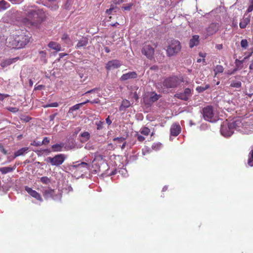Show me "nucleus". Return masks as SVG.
Returning <instances> with one entry per match:
<instances>
[{"label":"nucleus","mask_w":253,"mask_h":253,"mask_svg":"<svg viewBox=\"0 0 253 253\" xmlns=\"http://www.w3.org/2000/svg\"><path fill=\"white\" fill-rule=\"evenodd\" d=\"M27 17L23 19L26 26L33 29H39L43 21L45 15L41 9H29L26 13Z\"/></svg>","instance_id":"f257e3e1"},{"label":"nucleus","mask_w":253,"mask_h":253,"mask_svg":"<svg viewBox=\"0 0 253 253\" xmlns=\"http://www.w3.org/2000/svg\"><path fill=\"white\" fill-rule=\"evenodd\" d=\"M183 82L182 78L173 76L166 78L163 82V85L166 88H175Z\"/></svg>","instance_id":"f03ea898"},{"label":"nucleus","mask_w":253,"mask_h":253,"mask_svg":"<svg viewBox=\"0 0 253 253\" xmlns=\"http://www.w3.org/2000/svg\"><path fill=\"white\" fill-rule=\"evenodd\" d=\"M180 42L177 40H172L168 46L167 52L169 56H173L178 53L181 49Z\"/></svg>","instance_id":"7ed1b4c3"},{"label":"nucleus","mask_w":253,"mask_h":253,"mask_svg":"<svg viewBox=\"0 0 253 253\" xmlns=\"http://www.w3.org/2000/svg\"><path fill=\"white\" fill-rule=\"evenodd\" d=\"M203 114L204 119L211 123L215 122L217 119L214 117L213 107L211 106H207L203 109Z\"/></svg>","instance_id":"20e7f679"},{"label":"nucleus","mask_w":253,"mask_h":253,"mask_svg":"<svg viewBox=\"0 0 253 253\" xmlns=\"http://www.w3.org/2000/svg\"><path fill=\"white\" fill-rule=\"evenodd\" d=\"M65 159V156L63 154H58L55 155L54 157H48L47 160L51 165L59 166L62 164Z\"/></svg>","instance_id":"39448f33"},{"label":"nucleus","mask_w":253,"mask_h":253,"mask_svg":"<svg viewBox=\"0 0 253 253\" xmlns=\"http://www.w3.org/2000/svg\"><path fill=\"white\" fill-rule=\"evenodd\" d=\"M160 97L161 95H158L155 92H151L150 96L146 95L143 97V102L146 105H151L157 101Z\"/></svg>","instance_id":"423d86ee"},{"label":"nucleus","mask_w":253,"mask_h":253,"mask_svg":"<svg viewBox=\"0 0 253 253\" xmlns=\"http://www.w3.org/2000/svg\"><path fill=\"white\" fill-rule=\"evenodd\" d=\"M5 44L7 47L12 48L19 49L17 40V35L10 36L5 41Z\"/></svg>","instance_id":"0eeeda50"},{"label":"nucleus","mask_w":253,"mask_h":253,"mask_svg":"<svg viewBox=\"0 0 253 253\" xmlns=\"http://www.w3.org/2000/svg\"><path fill=\"white\" fill-rule=\"evenodd\" d=\"M31 37L28 35H17V40L19 48H21L27 45L30 42Z\"/></svg>","instance_id":"6e6552de"},{"label":"nucleus","mask_w":253,"mask_h":253,"mask_svg":"<svg viewBox=\"0 0 253 253\" xmlns=\"http://www.w3.org/2000/svg\"><path fill=\"white\" fill-rule=\"evenodd\" d=\"M191 96V90L189 88L184 89L183 92L176 93L174 97L184 101H187L189 97Z\"/></svg>","instance_id":"1a4fd4ad"},{"label":"nucleus","mask_w":253,"mask_h":253,"mask_svg":"<svg viewBox=\"0 0 253 253\" xmlns=\"http://www.w3.org/2000/svg\"><path fill=\"white\" fill-rule=\"evenodd\" d=\"M122 65L121 62L117 59L112 60L108 61L106 64L105 68L107 70H114L119 68Z\"/></svg>","instance_id":"9d476101"},{"label":"nucleus","mask_w":253,"mask_h":253,"mask_svg":"<svg viewBox=\"0 0 253 253\" xmlns=\"http://www.w3.org/2000/svg\"><path fill=\"white\" fill-rule=\"evenodd\" d=\"M25 189L31 196L36 200L40 202H42L43 201L41 195L36 191L33 190L31 188L28 186H25Z\"/></svg>","instance_id":"9b49d317"},{"label":"nucleus","mask_w":253,"mask_h":253,"mask_svg":"<svg viewBox=\"0 0 253 253\" xmlns=\"http://www.w3.org/2000/svg\"><path fill=\"white\" fill-rule=\"evenodd\" d=\"M58 0H46L43 3V5L51 10H56L59 7L58 5Z\"/></svg>","instance_id":"f8f14e48"},{"label":"nucleus","mask_w":253,"mask_h":253,"mask_svg":"<svg viewBox=\"0 0 253 253\" xmlns=\"http://www.w3.org/2000/svg\"><path fill=\"white\" fill-rule=\"evenodd\" d=\"M142 53L148 58L151 59L154 55V49L151 45H146L143 48Z\"/></svg>","instance_id":"ddd939ff"},{"label":"nucleus","mask_w":253,"mask_h":253,"mask_svg":"<svg viewBox=\"0 0 253 253\" xmlns=\"http://www.w3.org/2000/svg\"><path fill=\"white\" fill-rule=\"evenodd\" d=\"M43 195L45 198H52L55 200L57 195L55 190L48 188L47 189L44 190L43 192Z\"/></svg>","instance_id":"4468645a"},{"label":"nucleus","mask_w":253,"mask_h":253,"mask_svg":"<svg viewBox=\"0 0 253 253\" xmlns=\"http://www.w3.org/2000/svg\"><path fill=\"white\" fill-rule=\"evenodd\" d=\"M137 78V74L135 72H129L126 74H123L120 78L121 81H126L128 79H134Z\"/></svg>","instance_id":"2eb2a0df"},{"label":"nucleus","mask_w":253,"mask_h":253,"mask_svg":"<svg viewBox=\"0 0 253 253\" xmlns=\"http://www.w3.org/2000/svg\"><path fill=\"white\" fill-rule=\"evenodd\" d=\"M235 127H221L220 133L224 137H229L231 136L234 132Z\"/></svg>","instance_id":"dca6fc26"},{"label":"nucleus","mask_w":253,"mask_h":253,"mask_svg":"<svg viewBox=\"0 0 253 253\" xmlns=\"http://www.w3.org/2000/svg\"><path fill=\"white\" fill-rule=\"evenodd\" d=\"M71 168L73 169H76L79 171H83V169H88L89 165L85 162H82L77 165H74L71 166Z\"/></svg>","instance_id":"f3484780"},{"label":"nucleus","mask_w":253,"mask_h":253,"mask_svg":"<svg viewBox=\"0 0 253 253\" xmlns=\"http://www.w3.org/2000/svg\"><path fill=\"white\" fill-rule=\"evenodd\" d=\"M84 105V103H81L72 106L69 110L68 114L71 115L72 114L73 116L77 115V113L76 112Z\"/></svg>","instance_id":"a211bd4d"},{"label":"nucleus","mask_w":253,"mask_h":253,"mask_svg":"<svg viewBox=\"0 0 253 253\" xmlns=\"http://www.w3.org/2000/svg\"><path fill=\"white\" fill-rule=\"evenodd\" d=\"M126 138L124 137H116L113 139V141L116 142V144L120 146L122 149H124L126 145Z\"/></svg>","instance_id":"6ab92c4d"},{"label":"nucleus","mask_w":253,"mask_h":253,"mask_svg":"<svg viewBox=\"0 0 253 253\" xmlns=\"http://www.w3.org/2000/svg\"><path fill=\"white\" fill-rule=\"evenodd\" d=\"M19 58L17 57H15V58H10V59H7L1 61L0 65L2 68H5V67L11 65L13 62H16L17 60H18V59Z\"/></svg>","instance_id":"aec40b11"},{"label":"nucleus","mask_w":253,"mask_h":253,"mask_svg":"<svg viewBox=\"0 0 253 253\" xmlns=\"http://www.w3.org/2000/svg\"><path fill=\"white\" fill-rule=\"evenodd\" d=\"M217 23H211L207 29V32L209 35H212L218 30Z\"/></svg>","instance_id":"412c9836"},{"label":"nucleus","mask_w":253,"mask_h":253,"mask_svg":"<svg viewBox=\"0 0 253 253\" xmlns=\"http://www.w3.org/2000/svg\"><path fill=\"white\" fill-rule=\"evenodd\" d=\"M199 36L198 35H194L189 42V47L193 48L194 46H196L199 43Z\"/></svg>","instance_id":"4be33fe9"},{"label":"nucleus","mask_w":253,"mask_h":253,"mask_svg":"<svg viewBox=\"0 0 253 253\" xmlns=\"http://www.w3.org/2000/svg\"><path fill=\"white\" fill-rule=\"evenodd\" d=\"M88 43V39L86 37H82L78 42L76 46V48H79L86 46Z\"/></svg>","instance_id":"5701e85b"},{"label":"nucleus","mask_w":253,"mask_h":253,"mask_svg":"<svg viewBox=\"0 0 253 253\" xmlns=\"http://www.w3.org/2000/svg\"><path fill=\"white\" fill-rule=\"evenodd\" d=\"M250 22V16H248L247 17H245L244 16V18L241 20L239 23V26L241 29H245Z\"/></svg>","instance_id":"b1692460"},{"label":"nucleus","mask_w":253,"mask_h":253,"mask_svg":"<svg viewBox=\"0 0 253 253\" xmlns=\"http://www.w3.org/2000/svg\"><path fill=\"white\" fill-rule=\"evenodd\" d=\"M49 48L59 51L61 50V46L60 44L55 42H50L48 44Z\"/></svg>","instance_id":"393cba45"},{"label":"nucleus","mask_w":253,"mask_h":253,"mask_svg":"<svg viewBox=\"0 0 253 253\" xmlns=\"http://www.w3.org/2000/svg\"><path fill=\"white\" fill-rule=\"evenodd\" d=\"M139 133L144 136H148L150 134L151 136H152L154 134V130L151 131L149 127H142L139 131Z\"/></svg>","instance_id":"a878e982"},{"label":"nucleus","mask_w":253,"mask_h":253,"mask_svg":"<svg viewBox=\"0 0 253 253\" xmlns=\"http://www.w3.org/2000/svg\"><path fill=\"white\" fill-rule=\"evenodd\" d=\"M28 150V147H23L20 149L19 150H18V151L14 153V158H16L17 157L24 155L25 153H27Z\"/></svg>","instance_id":"bb28decb"},{"label":"nucleus","mask_w":253,"mask_h":253,"mask_svg":"<svg viewBox=\"0 0 253 253\" xmlns=\"http://www.w3.org/2000/svg\"><path fill=\"white\" fill-rule=\"evenodd\" d=\"M10 4L4 0H0V11L5 10L10 7Z\"/></svg>","instance_id":"cd10ccee"},{"label":"nucleus","mask_w":253,"mask_h":253,"mask_svg":"<svg viewBox=\"0 0 253 253\" xmlns=\"http://www.w3.org/2000/svg\"><path fill=\"white\" fill-rule=\"evenodd\" d=\"M16 168L15 166L13 167H2L0 168V171L2 174H6L10 172L13 171Z\"/></svg>","instance_id":"c85d7f7f"},{"label":"nucleus","mask_w":253,"mask_h":253,"mask_svg":"<svg viewBox=\"0 0 253 253\" xmlns=\"http://www.w3.org/2000/svg\"><path fill=\"white\" fill-rule=\"evenodd\" d=\"M130 106V102L127 100H124L120 107V111H125Z\"/></svg>","instance_id":"c756f323"},{"label":"nucleus","mask_w":253,"mask_h":253,"mask_svg":"<svg viewBox=\"0 0 253 253\" xmlns=\"http://www.w3.org/2000/svg\"><path fill=\"white\" fill-rule=\"evenodd\" d=\"M181 131V127H171L170 136H176L180 133Z\"/></svg>","instance_id":"7c9ffc66"},{"label":"nucleus","mask_w":253,"mask_h":253,"mask_svg":"<svg viewBox=\"0 0 253 253\" xmlns=\"http://www.w3.org/2000/svg\"><path fill=\"white\" fill-rule=\"evenodd\" d=\"M81 137V141L82 142H85L87 141L90 138V134L88 132H84L80 135Z\"/></svg>","instance_id":"2f4dec72"},{"label":"nucleus","mask_w":253,"mask_h":253,"mask_svg":"<svg viewBox=\"0 0 253 253\" xmlns=\"http://www.w3.org/2000/svg\"><path fill=\"white\" fill-rule=\"evenodd\" d=\"M63 145L62 144H55L52 146V150L54 152H59L62 150Z\"/></svg>","instance_id":"473e14b6"},{"label":"nucleus","mask_w":253,"mask_h":253,"mask_svg":"<svg viewBox=\"0 0 253 253\" xmlns=\"http://www.w3.org/2000/svg\"><path fill=\"white\" fill-rule=\"evenodd\" d=\"M162 147L163 145L160 142H155L152 145V148L156 151L160 150Z\"/></svg>","instance_id":"72a5a7b5"},{"label":"nucleus","mask_w":253,"mask_h":253,"mask_svg":"<svg viewBox=\"0 0 253 253\" xmlns=\"http://www.w3.org/2000/svg\"><path fill=\"white\" fill-rule=\"evenodd\" d=\"M210 87L209 84H206L205 86H198L196 89L199 93H202Z\"/></svg>","instance_id":"f704fd0d"},{"label":"nucleus","mask_w":253,"mask_h":253,"mask_svg":"<svg viewBox=\"0 0 253 253\" xmlns=\"http://www.w3.org/2000/svg\"><path fill=\"white\" fill-rule=\"evenodd\" d=\"M224 68L222 66L220 65H217L215 67V69H214V72L215 73V75L217 74L218 73H221L223 72Z\"/></svg>","instance_id":"c9c22d12"},{"label":"nucleus","mask_w":253,"mask_h":253,"mask_svg":"<svg viewBox=\"0 0 253 253\" xmlns=\"http://www.w3.org/2000/svg\"><path fill=\"white\" fill-rule=\"evenodd\" d=\"M248 164L250 166H253V149L250 153V157L248 159Z\"/></svg>","instance_id":"e433bc0d"},{"label":"nucleus","mask_w":253,"mask_h":253,"mask_svg":"<svg viewBox=\"0 0 253 253\" xmlns=\"http://www.w3.org/2000/svg\"><path fill=\"white\" fill-rule=\"evenodd\" d=\"M73 3V0H66V3L64 5V8L66 9H70Z\"/></svg>","instance_id":"4c0bfd02"},{"label":"nucleus","mask_w":253,"mask_h":253,"mask_svg":"<svg viewBox=\"0 0 253 253\" xmlns=\"http://www.w3.org/2000/svg\"><path fill=\"white\" fill-rule=\"evenodd\" d=\"M242 83L241 82H232L230 84V86L235 88H240L241 86Z\"/></svg>","instance_id":"58836bf2"},{"label":"nucleus","mask_w":253,"mask_h":253,"mask_svg":"<svg viewBox=\"0 0 253 253\" xmlns=\"http://www.w3.org/2000/svg\"><path fill=\"white\" fill-rule=\"evenodd\" d=\"M241 46L244 49H246L248 46V42L246 39L242 40L241 42Z\"/></svg>","instance_id":"ea45409f"},{"label":"nucleus","mask_w":253,"mask_h":253,"mask_svg":"<svg viewBox=\"0 0 253 253\" xmlns=\"http://www.w3.org/2000/svg\"><path fill=\"white\" fill-rule=\"evenodd\" d=\"M135 135L137 137V140L140 142H143L145 140V137L141 135V134L139 132H136Z\"/></svg>","instance_id":"a19ab883"},{"label":"nucleus","mask_w":253,"mask_h":253,"mask_svg":"<svg viewBox=\"0 0 253 253\" xmlns=\"http://www.w3.org/2000/svg\"><path fill=\"white\" fill-rule=\"evenodd\" d=\"M41 181L43 184H48L50 182V179L46 176H43L41 178Z\"/></svg>","instance_id":"79ce46f5"},{"label":"nucleus","mask_w":253,"mask_h":253,"mask_svg":"<svg viewBox=\"0 0 253 253\" xmlns=\"http://www.w3.org/2000/svg\"><path fill=\"white\" fill-rule=\"evenodd\" d=\"M132 5L133 3H128L126 6L122 7V9L124 10L129 11L131 9Z\"/></svg>","instance_id":"37998d69"},{"label":"nucleus","mask_w":253,"mask_h":253,"mask_svg":"<svg viewBox=\"0 0 253 253\" xmlns=\"http://www.w3.org/2000/svg\"><path fill=\"white\" fill-rule=\"evenodd\" d=\"M21 119L22 121L25 122H28L31 119H32L31 118L25 116H22Z\"/></svg>","instance_id":"c03bdc74"},{"label":"nucleus","mask_w":253,"mask_h":253,"mask_svg":"<svg viewBox=\"0 0 253 253\" xmlns=\"http://www.w3.org/2000/svg\"><path fill=\"white\" fill-rule=\"evenodd\" d=\"M95 125L97 126H102L104 124V122L97 120L95 122Z\"/></svg>","instance_id":"a18cd8bd"},{"label":"nucleus","mask_w":253,"mask_h":253,"mask_svg":"<svg viewBox=\"0 0 253 253\" xmlns=\"http://www.w3.org/2000/svg\"><path fill=\"white\" fill-rule=\"evenodd\" d=\"M49 142V138L47 137H45L43 139L42 141L41 142V143H42V144H47Z\"/></svg>","instance_id":"49530a36"},{"label":"nucleus","mask_w":253,"mask_h":253,"mask_svg":"<svg viewBox=\"0 0 253 253\" xmlns=\"http://www.w3.org/2000/svg\"><path fill=\"white\" fill-rule=\"evenodd\" d=\"M31 144L35 146H39L42 145V143H41L40 141L36 142V141H34L31 143Z\"/></svg>","instance_id":"de8ad7c7"},{"label":"nucleus","mask_w":253,"mask_h":253,"mask_svg":"<svg viewBox=\"0 0 253 253\" xmlns=\"http://www.w3.org/2000/svg\"><path fill=\"white\" fill-rule=\"evenodd\" d=\"M115 10V8L114 7H110L109 9H107L106 13L108 14H111L113 13V11L115 12H116Z\"/></svg>","instance_id":"09e8293b"},{"label":"nucleus","mask_w":253,"mask_h":253,"mask_svg":"<svg viewBox=\"0 0 253 253\" xmlns=\"http://www.w3.org/2000/svg\"><path fill=\"white\" fill-rule=\"evenodd\" d=\"M9 95L7 94L0 93V100L3 101L5 98L9 97Z\"/></svg>","instance_id":"8fccbe9b"},{"label":"nucleus","mask_w":253,"mask_h":253,"mask_svg":"<svg viewBox=\"0 0 253 253\" xmlns=\"http://www.w3.org/2000/svg\"><path fill=\"white\" fill-rule=\"evenodd\" d=\"M8 110L13 113H16L18 111L19 109L16 107H9Z\"/></svg>","instance_id":"3c124183"},{"label":"nucleus","mask_w":253,"mask_h":253,"mask_svg":"<svg viewBox=\"0 0 253 253\" xmlns=\"http://www.w3.org/2000/svg\"><path fill=\"white\" fill-rule=\"evenodd\" d=\"M0 151L4 155L7 154L6 150L4 148L3 146L1 145H0Z\"/></svg>","instance_id":"603ef678"},{"label":"nucleus","mask_w":253,"mask_h":253,"mask_svg":"<svg viewBox=\"0 0 253 253\" xmlns=\"http://www.w3.org/2000/svg\"><path fill=\"white\" fill-rule=\"evenodd\" d=\"M40 54L42 57L45 58L46 55V52L44 51H40L39 52Z\"/></svg>","instance_id":"864d4df0"},{"label":"nucleus","mask_w":253,"mask_h":253,"mask_svg":"<svg viewBox=\"0 0 253 253\" xmlns=\"http://www.w3.org/2000/svg\"><path fill=\"white\" fill-rule=\"evenodd\" d=\"M50 107H57L58 106V103L57 102H53L49 104Z\"/></svg>","instance_id":"5fc2aeb1"},{"label":"nucleus","mask_w":253,"mask_h":253,"mask_svg":"<svg viewBox=\"0 0 253 253\" xmlns=\"http://www.w3.org/2000/svg\"><path fill=\"white\" fill-rule=\"evenodd\" d=\"M253 10V6L249 4V6L248 7V8L247 9V12L249 13L252 12Z\"/></svg>","instance_id":"6e6d98bb"},{"label":"nucleus","mask_w":253,"mask_h":253,"mask_svg":"<svg viewBox=\"0 0 253 253\" xmlns=\"http://www.w3.org/2000/svg\"><path fill=\"white\" fill-rule=\"evenodd\" d=\"M106 122L108 126H109V125H110L111 124V123H112V121H111V120L110 119V118H109V117H108V118H107L106 119Z\"/></svg>","instance_id":"4d7b16f0"},{"label":"nucleus","mask_w":253,"mask_h":253,"mask_svg":"<svg viewBox=\"0 0 253 253\" xmlns=\"http://www.w3.org/2000/svg\"><path fill=\"white\" fill-rule=\"evenodd\" d=\"M98 90L97 88H94L93 89H91L90 90H88V91H86L85 93L86 94V93L94 92L96 90Z\"/></svg>","instance_id":"13d9d810"},{"label":"nucleus","mask_w":253,"mask_h":253,"mask_svg":"<svg viewBox=\"0 0 253 253\" xmlns=\"http://www.w3.org/2000/svg\"><path fill=\"white\" fill-rule=\"evenodd\" d=\"M57 113H55L54 114H52V115H51L49 116V119H50V121H53V119H54L55 117L57 115Z\"/></svg>","instance_id":"bf43d9fd"},{"label":"nucleus","mask_w":253,"mask_h":253,"mask_svg":"<svg viewBox=\"0 0 253 253\" xmlns=\"http://www.w3.org/2000/svg\"><path fill=\"white\" fill-rule=\"evenodd\" d=\"M216 48L217 49H219V50H220L221 49H222L223 48V45L222 44H216Z\"/></svg>","instance_id":"052dcab7"},{"label":"nucleus","mask_w":253,"mask_h":253,"mask_svg":"<svg viewBox=\"0 0 253 253\" xmlns=\"http://www.w3.org/2000/svg\"><path fill=\"white\" fill-rule=\"evenodd\" d=\"M67 39H69L68 35L67 34H64L62 35V39L63 40H66Z\"/></svg>","instance_id":"680f3d73"},{"label":"nucleus","mask_w":253,"mask_h":253,"mask_svg":"<svg viewBox=\"0 0 253 253\" xmlns=\"http://www.w3.org/2000/svg\"><path fill=\"white\" fill-rule=\"evenodd\" d=\"M242 62L239 59H237L235 60V64L236 66H238L239 64H241Z\"/></svg>","instance_id":"e2e57ef3"},{"label":"nucleus","mask_w":253,"mask_h":253,"mask_svg":"<svg viewBox=\"0 0 253 253\" xmlns=\"http://www.w3.org/2000/svg\"><path fill=\"white\" fill-rule=\"evenodd\" d=\"M67 53H59V60H60V58H63L64 56L67 55Z\"/></svg>","instance_id":"0e129e2a"},{"label":"nucleus","mask_w":253,"mask_h":253,"mask_svg":"<svg viewBox=\"0 0 253 253\" xmlns=\"http://www.w3.org/2000/svg\"><path fill=\"white\" fill-rule=\"evenodd\" d=\"M225 74L228 75H231L233 74V72H232V70H228L227 72H226Z\"/></svg>","instance_id":"69168bd1"},{"label":"nucleus","mask_w":253,"mask_h":253,"mask_svg":"<svg viewBox=\"0 0 253 253\" xmlns=\"http://www.w3.org/2000/svg\"><path fill=\"white\" fill-rule=\"evenodd\" d=\"M104 50L106 53H109L110 52V48L107 46L105 47Z\"/></svg>","instance_id":"338daca9"},{"label":"nucleus","mask_w":253,"mask_h":253,"mask_svg":"<svg viewBox=\"0 0 253 253\" xmlns=\"http://www.w3.org/2000/svg\"><path fill=\"white\" fill-rule=\"evenodd\" d=\"M133 97L136 99L137 100L138 99V96L136 93V92H135L133 94Z\"/></svg>","instance_id":"774afa93"}]
</instances>
